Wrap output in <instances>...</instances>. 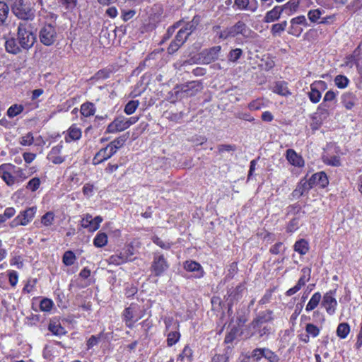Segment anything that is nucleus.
<instances>
[{"mask_svg": "<svg viewBox=\"0 0 362 362\" xmlns=\"http://www.w3.org/2000/svg\"><path fill=\"white\" fill-rule=\"evenodd\" d=\"M274 319L272 310H266L259 312L248 325V328L252 331L251 336L255 334H257L259 337L268 336L272 332L270 323Z\"/></svg>", "mask_w": 362, "mask_h": 362, "instance_id": "1", "label": "nucleus"}, {"mask_svg": "<svg viewBox=\"0 0 362 362\" xmlns=\"http://www.w3.org/2000/svg\"><path fill=\"white\" fill-rule=\"evenodd\" d=\"M30 176L25 170L12 163H3L0 165V177L9 187L16 183L22 182Z\"/></svg>", "mask_w": 362, "mask_h": 362, "instance_id": "2", "label": "nucleus"}, {"mask_svg": "<svg viewBox=\"0 0 362 362\" xmlns=\"http://www.w3.org/2000/svg\"><path fill=\"white\" fill-rule=\"evenodd\" d=\"M17 40L23 49L28 50L35 44L36 36L33 31L31 24L28 22H21L17 27Z\"/></svg>", "mask_w": 362, "mask_h": 362, "instance_id": "3", "label": "nucleus"}, {"mask_svg": "<svg viewBox=\"0 0 362 362\" xmlns=\"http://www.w3.org/2000/svg\"><path fill=\"white\" fill-rule=\"evenodd\" d=\"M195 29L193 23H187L184 28H182L177 33L175 39L170 43L168 48L170 54H173L185 43L189 35Z\"/></svg>", "mask_w": 362, "mask_h": 362, "instance_id": "4", "label": "nucleus"}, {"mask_svg": "<svg viewBox=\"0 0 362 362\" xmlns=\"http://www.w3.org/2000/svg\"><path fill=\"white\" fill-rule=\"evenodd\" d=\"M122 316L127 327L132 328L143 317V314L137 304H131L124 310Z\"/></svg>", "mask_w": 362, "mask_h": 362, "instance_id": "5", "label": "nucleus"}, {"mask_svg": "<svg viewBox=\"0 0 362 362\" xmlns=\"http://www.w3.org/2000/svg\"><path fill=\"white\" fill-rule=\"evenodd\" d=\"M68 158L69 155L66 154L62 142L52 146L47 155V159L54 165L62 164Z\"/></svg>", "mask_w": 362, "mask_h": 362, "instance_id": "6", "label": "nucleus"}, {"mask_svg": "<svg viewBox=\"0 0 362 362\" xmlns=\"http://www.w3.org/2000/svg\"><path fill=\"white\" fill-rule=\"evenodd\" d=\"M247 25L243 21H238L233 26L226 28L223 31H221L218 37L220 39L226 40L228 37H234L239 34L243 36H247V33L249 32Z\"/></svg>", "mask_w": 362, "mask_h": 362, "instance_id": "7", "label": "nucleus"}, {"mask_svg": "<svg viewBox=\"0 0 362 362\" xmlns=\"http://www.w3.org/2000/svg\"><path fill=\"white\" fill-rule=\"evenodd\" d=\"M37 209L30 207L22 211L9 223L11 228H16L19 226H27L35 217Z\"/></svg>", "mask_w": 362, "mask_h": 362, "instance_id": "8", "label": "nucleus"}, {"mask_svg": "<svg viewBox=\"0 0 362 362\" xmlns=\"http://www.w3.org/2000/svg\"><path fill=\"white\" fill-rule=\"evenodd\" d=\"M327 88V84L324 81H315L310 86V91L308 96L310 100L314 103H318L322 98L321 91H324Z\"/></svg>", "mask_w": 362, "mask_h": 362, "instance_id": "9", "label": "nucleus"}, {"mask_svg": "<svg viewBox=\"0 0 362 362\" xmlns=\"http://www.w3.org/2000/svg\"><path fill=\"white\" fill-rule=\"evenodd\" d=\"M11 10L18 19L23 21H33L35 16V10L24 4L23 0L14 6Z\"/></svg>", "mask_w": 362, "mask_h": 362, "instance_id": "10", "label": "nucleus"}, {"mask_svg": "<svg viewBox=\"0 0 362 362\" xmlns=\"http://www.w3.org/2000/svg\"><path fill=\"white\" fill-rule=\"evenodd\" d=\"M39 37L44 45L50 46L53 45L57 39L55 28L50 24L44 25L40 30Z\"/></svg>", "mask_w": 362, "mask_h": 362, "instance_id": "11", "label": "nucleus"}, {"mask_svg": "<svg viewBox=\"0 0 362 362\" xmlns=\"http://www.w3.org/2000/svg\"><path fill=\"white\" fill-rule=\"evenodd\" d=\"M300 25L304 27L308 26L306 18L303 15L298 16L291 19L288 33L295 37L300 36L303 32V28L300 27Z\"/></svg>", "mask_w": 362, "mask_h": 362, "instance_id": "12", "label": "nucleus"}, {"mask_svg": "<svg viewBox=\"0 0 362 362\" xmlns=\"http://www.w3.org/2000/svg\"><path fill=\"white\" fill-rule=\"evenodd\" d=\"M335 296L336 289L330 290L323 296L322 305L329 315H334L337 310V301L335 298Z\"/></svg>", "mask_w": 362, "mask_h": 362, "instance_id": "13", "label": "nucleus"}, {"mask_svg": "<svg viewBox=\"0 0 362 362\" xmlns=\"http://www.w3.org/2000/svg\"><path fill=\"white\" fill-rule=\"evenodd\" d=\"M311 269L309 267H303L301 269V276L297 284L292 288H289L286 292L287 296H291L299 291L303 286L305 285L310 279Z\"/></svg>", "mask_w": 362, "mask_h": 362, "instance_id": "14", "label": "nucleus"}, {"mask_svg": "<svg viewBox=\"0 0 362 362\" xmlns=\"http://www.w3.org/2000/svg\"><path fill=\"white\" fill-rule=\"evenodd\" d=\"M103 220L100 216L93 218L90 214H86L82 218L81 225L83 228L88 229V231L94 232L99 228Z\"/></svg>", "mask_w": 362, "mask_h": 362, "instance_id": "15", "label": "nucleus"}, {"mask_svg": "<svg viewBox=\"0 0 362 362\" xmlns=\"http://www.w3.org/2000/svg\"><path fill=\"white\" fill-rule=\"evenodd\" d=\"M169 265L163 255H155L151 264V271L155 276L162 275L168 268Z\"/></svg>", "mask_w": 362, "mask_h": 362, "instance_id": "16", "label": "nucleus"}, {"mask_svg": "<svg viewBox=\"0 0 362 362\" xmlns=\"http://www.w3.org/2000/svg\"><path fill=\"white\" fill-rule=\"evenodd\" d=\"M125 121V117H117L111 123L108 124L106 132L109 134H115L126 130L127 127Z\"/></svg>", "mask_w": 362, "mask_h": 362, "instance_id": "17", "label": "nucleus"}, {"mask_svg": "<svg viewBox=\"0 0 362 362\" xmlns=\"http://www.w3.org/2000/svg\"><path fill=\"white\" fill-rule=\"evenodd\" d=\"M115 148L109 147L108 145L105 148H101L94 156L93 164L98 165L102 162L111 158L115 153Z\"/></svg>", "mask_w": 362, "mask_h": 362, "instance_id": "18", "label": "nucleus"}, {"mask_svg": "<svg viewBox=\"0 0 362 362\" xmlns=\"http://www.w3.org/2000/svg\"><path fill=\"white\" fill-rule=\"evenodd\" d=\"M313 187L324 188L329 184L328 177L325 173L321 171L313 174L309 179Z\"/></svg>", "mask_w": 362, "mask_h": 362, "instance_id": "19", "label": "nucleus"}, {"mask_svg": "<svg viewBox=\"0 0 362 362\" xmlns=\"http://www.w3.org/2000/svg\"><path fill=\"white\" fill-rule=\"evenodd\" d=\"M221 49V46H215L209 49H206L202 52V60L204 64H210L216 60Z\"/></svg>", "mask_w": 362, "mask_h": 362, "instance_id": "20", "label": "nucleus"}, {"mask_svg": "<svg viewBox=\"0 0 362 362\" xmlns=\"http://www.w3.org/2000/svg\"><path fill=\"white\" fill-rule=\"evenodd\" d=\"M82 131L77 124H73L66 131L64 136L65 141L69 143L72 141H77L81 138Z\"/></svg>", "mask_w": 362, "mask_h": 362, "instance_id": "21", "label": "nucleus"}, {"mask_svg": "<svg viewBox=\"0 0 362 362\" xmlns=\"http://www.w3.org/2000/svg\"><path fill=\"white\" fill-rule=\"evenodd\" d=\"M313 187L309 180H301L300 182L298 184L296 188L293 190L292 194L294 197L299 198L305 194L308 193V191Z\"/></svg>", "mask_w": 362, "mask_h": 362, "instance_id": "22", "label": "nucleus"}, {"mask_svg": "<svg viewBox=\"0 0 362 362\" xmlns=\"http://www.w3.org/2000/svg\"><path fill=\"white\" fill-rule=\"evenodd\" d=\"M286 157L290 164L296 167L304 166L303 158L298 155L293 149H288L286 153Z\"/></svg>", "mask_w": 362, "mask_h": 362, "instance_id": "23", "label": "nucleus"}, {"mask_svg": "<svg viewBox=\"0 0 362 362\" xmlns=\"http://www.w3.org/2000/svg\"><path fill=\"white\" fill-rule=\"evenodd\" d=\"M5 49L7 52L17 54L21 52L23 48L20 46L17 38L14 37H11L6 40L5 41Z\"/></svg>", "mask_w": 362, "mask_h": 362, "instance_id": "24", "label": "nucleus"}, {"mask_svg": "<svg viewBox=\"0 0 362 362\" xmlns=\"http://www.w3.org/2000/svg\"><path fill=\"white\" fill-rule=\"evenodd\" d=\"M356 100V96L352 92L347 91L341 95V101L343 106L349 110L355 106Z\"/></svg>", "mask_w": 362, "mask_h": 362, "instance_id": "25", "label": "nucleus"}, {"mask_svg": "<svg viewBox=\"0 0 362 362\" xmlns=\"http://www.w3.org/2000/svg\"><path fill=\"white\" fill-rule=\"evenodd\" d=\"M283 13V8L281 6H275L272 10L267 11L264 16V23H272L279 20Z\"/></svg>", "mask_w": 362, "mask_h": 362, "instance_id": "26", "label": "nucleus"}, {"mask_svg": "<svg viewBox=\"0 0 362 362\" xmlns=\"http://www.w3.org/2000/svg\"><path fill=\"white\" fill-rule=\"evenodd\" d=\"M272 91L279 95L285 97L291 95V93L288 90L287 83L282 81H276L274 84Z\"/></svg>", "mask_w": 362, "mask_h": 362, "instance_id": "27", "label": "nucleus"}, {"mask_svg": "<svg viewBox=\"0 0 362 362\" xmlns=\"http://www.w3.org/2000/svg\"><path fill=\"white\" fill-rule=\"evenodd\" d=\"M184 268L188 272H197V277L198 278L204 276V272L201 264L195 261H186L184 263Z\"/></svg>", "mask_w": 362, "mask_h": 362, "instance_id": "28", "label": "nucleus"}, {"mask_svg": "<svg viewBox=\"0 0 362 362\" xmlns=\"http://www.w3.org/2000/svg\"><path fill=\"white\" fill-rule=\"evenodd\" d=\"M234 4L239 10L242 11H250L251 12H255L258 8V3L257 1H255L254 4L250 6L249 0H235Z\"/></svg>", "mask_w": 362, "mask_h": 362, "instance_id": "29", "label": "nucleus"}, {"mask_svg": "<svg viewBox=\"0 0 362 362\" xmlns=\"http://www.w3.org/2000/svg\"><path fill=\"white\" fill-rule=\"evenodd\" d=\"M317 4L327 9H332L342 6L347 3V0H316Z\"/></svg>", "mask_w": 362, "mask_h": 362, "instance_id": "30", "label": "nucleus"}, {"mask_svg": "<svg viewBox=\"0 0 362 362\" xmlns=\"http://www.w3.org/2000/svg\"><path fill=\"white\" fill-rule=\"evenodd\" d=\"M48 329L56 336H62L66 333L65 329L61 325V323L55 320L49 321Z\"/></svg>", "mask_w": 362, "mask_h": 362, "instance_id": "31", "label": "nucleus"}, {"mask_svg": "<svg viewBox=\"0 0 362 362\" xmlns=\"http://www.w3.org/2000/svg\"><path fill=\"white\" fill-rule=\"evenodd\" d=\"M129 261V256L127 251H122L119 254L111 255L109 258V262L116 265L122 264Z\"/></svg>", "mask_w": 362, "mask_h": 362, "instance_id": "32", "label": "nucleus"}, {"mask_svg": "<svg viewBox=\"0 0 362 362\" xmlns=\"http://www.w3.org/2000/svg\"><path fill=\"white\" fill-rule=\"evenodd\" d=\"M322 299V295L320 292H315L310 298L305 306L306 312L309 313L315 310L319 305Z\"/></svg>", "mask_w": 362, "mask_h": 362, "instance_id": "33", "label": "nucleus"}, {"mask_svg": "<svg viewBox=\"0 0 362 362\" xmlns=\"http://www.w3.org/2000/svg\"><path fill=\"white\" fill-rule=\"evenodd\" d=\"M338 94V91H334L332 90H329L326 92L324 95L322 103L327 105L332 108H334V105L337 102V96Z\"/></svg>", "mask_w": 362, "mask_h": 362, "instance_id": "34", "label": "nucleus"}, {"mask_svg": "<svg viewBox=\"0 0 362 362\" xmlns=\"http://www.w3.org/2000/svg\"><path fill=\"white\" fill-rule=\"evenodd\" d=\"M299 4V0H290L286 4L281 6L283 8V11H285L288 16H291L297 11Z\"/></svg>", "mask_w": 362, "mask_h": 362, "instance_id": "35", "label": "nucleus"}, {"mask_svg": "<svg viewBox=\"0 0 362 362\" xmlns=\"http://www.w3.org/2000/svg\"><path fill=\"white\" fill-rule=\"evenodd\" d=\"M10 8L8 5L3 1H0V26L4 25L8 17Z\"/></svg>", "mask_w": 362, "mask_h": 362, "instance_id": "36", "label": "nucleus"}, {"mask_svg": "<svg viewBox=\"0 0 362 362\" xmlns=\"http://www.w3.org/2000/svg\"><path fill=\"white\" fill-rule=\"evenodd\" d=\"M95 110V105L89 102L82 104L80 110L81 115L86 117L93 115Z\"/></svg>", "mask_w": 362, "mask_h": 362, "instance_id": "37", "label": "nucleus"}, {"mask_svg": "<svg viewBox=\"0 0 362 362\" xmlns=\"http://www.w3.org/2000/svg\"><path fill=\"white\" fill-rule=\"evenodd\" d=\"M293 247L294 250L301 255H305L309 250L308 243L304 239L296 242Z\"/></svg>", "mask_w": 362, "mask_h": 362, "instance_id": "38", "label": "nucleus"}, {"mask_svg": "<svg viewBox=\"0 0 362 362\" xmlns=\"http://www.w3.org/2000/svg\"><path fill=\"white\" fill-rule=\"evenodd\" d=\"M334 85L339 89H344L349 86V79L344 75H337L334 78Z\"/></svg>", "mask_w": 362, "mask_h": 362, "instance_id": "39", "label": "nucleus"}, {"mask_svg": "<svg viewBox=\"0 0 362 362\" xmlns=\"http://www.w3.org/2000/svg\"><path fill=\"white\" fill-rule=\"evenodd\" d=\"M350 332V326L346 322L339 324L337 328V335L340 339H345Z\"/></svg>", "mask_w": 362, "mask_h": 362, "instance_id": "40", "label": "nucleus"}, {"mask_svg": "<svg viewBox=\"0 0 362 362\" xmlns=\"http://www.w3.org/2000/svg\"><path fill=\"white\" fill-rule=\"evenodd\" d=\"M286 21H284L279 23H275L272 26L271 33L273 36H280L281 34L286 30Z\"/></svg>", "mask_w": 362, "mask_h": 362, "instance_id": "41", "label": "nucleus"}, {"mask_svg": "<svg viewBox=\"0 0 362 362\" xmlns=\"http://www.w3.org/2000/svg\"><path fill=\"white\" fill-rule=\"evenodd\" d=\"M107 243V235L105 233H98L93 240V244L97 247H102Z\"/></svg>", "mask_w": 362, "mask_h": 362, "instance_id": "42", "label": "nucleus"}, {"mask_svg": "<svg viewBox=\"0 0 362 362\" xmlns=\"http://www.w3.org/2000/svg\"><path fill=\"white\" fill-rule=\"evenodd\" d=\"M192 355H193V351L192 350V349L188 346V345H186L182 353H180L177 357V361H183L185 360H187L188 361H192Z\"/></svg>", "mask_w": 362, "mask_h": 362, "instance_id": "43", "label": "nucleus"}, {"mask_svg": "<svg viewBox=\"0 0 362 362\" xmlns=\"http://www.w3.org/2000/svg\"><path fill=\"white\" fill-rule=\"evenodd\" d=\"M305 330L306 334L313 338L318 337L320 333V328L313 323H307L305 327Z\"/></svg>", "mask_w": 362, "mask_h": 362, "instance_id": "44", "label": "nucleus"}, {"mask_svg": "<svg viewBox=\"0 0 362 362\" xmlns=\"http://www.w3.org/2000/svg\"><path fill=\"white\" fill-rule=\"evenodd\" d=\"M76 259L75 254L71 251L68 250L64 253L62 257V262L66 266H71L74 264Z\"/></svg>", "mask_w": 362, "mask_h": 362, "instance_id": "45", "label": "nucleus"}, {"mask_svg": "<svg viewBox=\"0 0 362 362\" xmlns=\"http://www.w3.org/2000/svg\"><path fill=\"white\" fill-rule=\"evenodd\" d=\"M331 109L333 108L321 103L317 106L316 114L319 115L321 118L325 119L329 115Z\"/></svg>", "mask_w": 362, "mask_h": 362, "instance_id": "46", "label": "nucleus"}, {"mask_svg": "<svg viewBox=\"0 0 362 362\" xmlns=\"http://www.w3.org/2000/svg\"><path fill=\"white\" fill-rule=\"evenodd\" d=\"M23 106L22 105L15 104L11 105L7 110V115L10 118H13L23 111Z\"/></svg>", "mask_w": 362, "mask_h": 362, "instance_id": "47", "label": "nucleus"}, {"mask_svg": "<svg viewBox=\"0 0 362 362\" xmlns=\"http://www.w3.org/2000/svg\"><path fill=\"white\" fill-rule=\"evenodd\" d=\"M180 339V333L178 331H172L168 334L167 344L172 346L175 344Z\"/></svg>", "mask_w": 362, "mask_h": 362, "instance_id": "48", "label": "nucleus"}, {"mask_svg": "<svg viewBox=\"0 0 362 362\" xmlns=\"http://www.w3.org/2000/svg\"><path fill=\"white\" fill-rule=\"evenodd\" d=\"M243 50L240 48L231 49L228 54V59L229 62L235 63L242 57Z\"/></svg>", "mask_w": 362, "mask_h": 362, "instance_id": "49", "label": "nucleus"}, {"mask_svg": "<svg viewBox=\"0 0 362 362\" xmlns=\"http://www.w3.org/2000/svg\"><path fill=\"white\" fill-rule=\"evenodd\" d=\"M54 214L52 211H48L41 218V223L45 226H50L53 224L54 221Z\"/></svg>", "mask_w": 362, "mask_h": 362, "instance_id": "50", "label": "nucleus"}, {"mask_svg": "<svg viewBox=\"0 0 362 362\" xmlns=\"http://www.w3.org/2000/svg\"><path fill=\"white\" fill-rule=\"evenodd\" d=\"M54 306V302L47 298H43L40 303V309L42 312H50Z\"/></svg>", "mask_w": 362, "mask_h": 362, "instance_id": "51", "label": "nucleus"}, {"mask_svg": "<svg viewBox=\"0 0 362 362\" xmlns=\"http://www.w3.org/2000/svg\"><path fill=\"white\" fill-rule=\"evenodd\" d=\"M139 105V102L138 100H130L125 105L124 112L127 115H130L136 111V110L137 109Z\"/></svg>", "mask_w": 362, "mask_h": 362, "instance_id": "52", "label": "nucleus"}, {"mask_svg": "<svg viewBox=\"0 0 362 362\" xmlns=\"http://www.w3.org/2000/svg\"><path fill=\"white\" fill-rule=\"evenodd\" d=\"M41 181L39 177H33L27 183L25 188L31 192H35L39 189Z\"/></svg>", "mask_w": 362, "mask_h": 362, "instance_id": "53", "label": "nucleus"}, {"mask_svg": "<svg viewBox=\"0 0 362 362\" xmlns=\"http://www.w3.org/2000/svg\"><path fill=\"white\" fill-rule=\"evenodd\" d=\"M16 209L13 207L6 208L4 214H0V223H4L6 220L13 217L16 214Z\"/></svg>", "mask_w": 362, "mask_h": 362, "instance_id": "54", "label": "nucleus"}, {"mask_svg": "<svg viewBox=\"0 0 362 362\" xmlns=\"http://www.w3.org/2000/svg\"><path fill=\"white\" fill-rule=\"evenodd\" d=\"M322 14V11L319 8H317L310 10L308 13V17L311 22L316 23L320 18Z\"/></svg>", "mask_w": 362, "mask_h": 362, "instance_id": "55", "label": "nucleus"}, {"mask_svg": "<svg viewBox=\"0 0 362 362\" xmlns=\"http://www.w3.org/2000/svg\"><path fill=\"white\" fill-rule=\"evenodd\" d=\"M324 162L332 166L338 167L341 165V160L339 156H326L323 158Z\"/></svg>", "mask_w": 362, "mask_h": 362, "instance_id": "56", "label": "nucleus"}, {"mask_svg": "<svg viewBox=\"0 0 362 362\" xmlns=\"http://www.w3.org/2000/svg\"><path fill=\"white\" fill-rule=\"evenodd\" d=\"M266 348H257L254 349L251 354V358L253 361H259L262 358H264Z\"/></svg>", "mask_w": 362, "mask_h": 362, "instance_id": "57", "label": "nucleus"}, {"mask_svg": "<svg viewBox=\"0 0 362 362\" xmlns=\"http://www.w3.org/2000/svg\"><path fill=\"white\" fill-rule=\"evenodd\" d=\"M264 351V358L269 362H280L279 357L274 352L267 348Z\"/></svg>", "mask_w": 362, "mask_h": 362, "instance_id": "58", "label": "nucleus"}, {"mask_svg": "<svg viewBox=\"0 0 362 362\" xmlns=\"http://www.w3.org/2000/svg\"><path fill=\"white\" fill-rule=\"evenodd\" d=\"M34 141V138L32 133H28L20 139V144L22 146H30Z\"/></svg>", "mask_w": 362, "mask_h": 362, "instance_id": "59", "label": "nucleus"}, {"mask_svg": "<svg viewBox=\"0 0 362 362\" xmlns=\"http://www.w3.org/2000/svg\"><path fill=\"white\" fill-rule=\"evenodd\" d=\"M111 71L108 69H102L98 71L94 76L96 80H104L110 77Z\"/></svg>", "mask_w": 362, "mask_h": 362, "instance_id": "60", "label": "nucleus"}, {"mask_svg": "<svg viewBox=\"0 0 362 362\" xmlns=\"http://www.w3.org/2000/svg\"><path fill=\"white\" fill-rule=\"evenodd\" d=\"M152 240L155 244L163 249L168 250L170 248L171 245L170 243L163 241L158 236L153 237Z\"/></svg>", "mask_w": 362, "mask_h": 362, "instance_id": "61", "label": "nucleus"}, {"mask_svg": "<svg viewBox=\"0 0 362 362\" xmlns=\"http://www.w3.org/2000/svg\"><path fill=\"white\" fill-rule=\"evenodd\" d=\"M36 283H37V280L35 279L28 280L24 288H23V291L24 293H31L34 290Z\"/></svg>", "mask_w": 362, "mask_h": 362, "instance_id": "62", "label": "nucleus"}, {"mask_svg": "<svg viewBox=\"0 0 362 362\" xmlns=\"http://www.w3.org/2000/svg\"><path fill=\"white\" fill-rule=\"evenodd\" d=\"M238 329L236 328H233L231 330L226 334L224 342L226 344L232 343L237 337Z\"/></svg>", "mask_w": 362, "mask_h": 362, "instance_id": "63", "label": "nucleus"}, {"mask_svg": "<svg viewBox=\"0 0 362 362\" xmlns=\"http://www.w3.org/2000/svg\"><path fill=\"white\" fill-rule=\"evenodd\" d=\"M8 280L11 286L14 287L16 286L18 281V275L17 272L16 271H9L8 272Z\"/></svg>", "mask_w": 362, "mask_h": 362, "instance_id": "64", "label": "nucleus"}]
</instances>
